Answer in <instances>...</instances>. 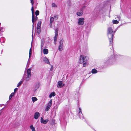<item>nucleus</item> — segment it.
I'll list each match as a JSON object with an SVG mask.
<instances>
[{"instance_id":"nucleus-1","label":"nucleus","mask_w":131,"mask_h":131,"mask_svg":"<svg viewBox=\"0 0 131 131\" xmlns=\"http://www.w3.org/2000/svg\"><path fill=\"white\" fill-rule=\"evenodd\" d=\"M113 27H109L107 29V35L110 42V44H112L113 41V38L116 31H114Z\"/></svg>"},{"instance_id":"nucleus-2","label":"nucleus","mask_w":131,"mask_h":131,"mask_svg":"<svg viewBox=\"0 0 131 131\" xmlns=\"http://www.w3.org/2000/svg\"><path fill=\"white\" fill-rule=\"evenodd\" d=\"M89 60L88 57L84 56L83 55H80L79 58V62L80 63H82L84 62L87 61Z\"/></svg>"},{"instance_id":"nucleus-3","label":"nucleus","mask_w":131,"mask_h":131,"mask_svg":"<svg viewBox=\"0 0 131 131\" xmlns=\"http://www.w3.org/2000/svg\"><path fill=\"white\" fill-rule=\"evenodd\" d=\"M31 10L32 11V23H33L32 25V32H33V30H34V23L35 21H36L37 19V16L35 17L34 15V9L33 8V6H32L31 9Z\"/></svg>"},{"instance_id":"nucleus-4","label":"nucleus","mask_w":131,"mask_h":131,"mask_svg":"<svg viewBox=\"0 0 131 131\" xmlns=\"http://www.w3.org/2000/svg\"><path fill=\"white\" fill-rule=\"evenodd\" d=\"M31 69L29 68L27 70V75L25 78V80L26 81H28L31 77Z\"/></svg>"},{"instance_id":"nucleus-5","label":"nucleus","mask_w":131,"mask_h":131,"mask_svg":"<svg viewBox=\"0 0 131 131\" xmlns=\"http://www.w3.org/2000/svg\"><path fill=\"white\" fill-rule=\"evenodd\" d=\"M52 99H51L48 103L46 107L45 111L47 112L49 111L52 105Z\"/></svg>"},{"instance_id":"nucleus-6","label":"nucleus","mask_w":131,"mask_h":131,"mask_svg":"<svg viewBox=\"0 0 131 131\" xmlns=\"http://www.w3.org/2000/svg\"><path fill=\"white\" fill-rule=\"evenodd\" d=\"M41 24V21H39L37 24V32L38 34H39L40 32V27Z\"/></svg>"},{"instance_id":"nucleus-7","label":"nucleus","mask_w":131,"mask_h":131,"mask_svg":"<svg viewBox=\"0 0 131 131\" xmlns=\"http://www.w3.org/2000/svg\"><path fill=\"white\" fill-rule=\"evenodd\" d=\"M84 18H79L78 21V23L79 25H83L84 24Z\"/></svg>"},{"instance_id":"nucleus-8","label":"nucleus","mask_w":131,"mask_h":131,"mask_svg":"<svg viewBox=\"0 0 131 131\" xmlns=\"http://www.w3.org/2000/svg\"><path fill=\"white\" fill-rule=\"evenodd\" d=\"M79 116L80 118L82 120L84 119V118L83 117V115L82 113L81 110L80 108H79Z\"/></svg>"},{"instance_id":"nucleus-9","label":"nucleus","mask_w":131,"mask_h":131,"mask_svg":"<svg viewBox=\"0 0 131 131\" xmlns=\"http://www.w3.org/2000/svg\"><path fill=\"white\" fill-rule=\"evenodd\" d=\"M64 85L65 84L64 83H63L62 81H59L58 83L57 86L58 88H61L63 86H64Z\"/></svg>"},{"instance_id":"nucleus-10","label":"nucleus","mask_w":131,"mask_h":131,"mask_svg":"<svg viewBox=\"0 0 131 131\" xmlns=\"http://www.w3.org/2000/svg\"><path fill=\"white\" fill-rule=\"evenodd\" d=\"M83 14V11L82 10V9H81L77 13V15L79 16H81Z\"/></svg>"},{"instance_id":"nucleus-11","label":"nucleus","mask_w":131,"mask_h":131,"mask_svg":"<svg viewBox=\"0 0 131 131\" xmlns=\"http://www.w3.org/2000/svg\"><path fill=\"white\" fill-rule=\"evenodd\" d=\"M40 120L41 123L44 124H46L49 121L48 119L44 120L42 117L41 118Z\"/></svg>"},{"instance_id":"nucleus-12","label":"nucleus","mask_w":131,"mask_h":131,"mask_svg":"<svg viewBox=\"0 0 131 131\" xmlns=\"http://www.w3.org/2000/svg\"><path fill=\"white\" fill-rule=\"evenodd\" d=\"M40 114L38 112H36L34 115V118L35 119H37L40 116Z\"/></svg>"},{"instance_id":"nucleus-13","label":"nucleus","mask_w":131,"mask_h":131,"mask_svg":"<svg viewBox=\"0 0 131 131\" xmlns=\"http://www.w3.org/2000/svg\"><path fill=\"white\" fill-rule=\"evenodd\" d=\"M31 54V48H30V50H29V58L28 59V61L27 63V65H29V62H30V57Z\"/></svg>"},{"instance_id":"nucleus-14","label":"nucleus","mask_w":131,"mask_h":131,"mask_svg":"<svg viewBox=\"0 0 131 131\" xmlns=\"http://www.w3.org/2000/svg\"><path fill=\"white\" fill-rule=\"evenodd\" d=\"M43 61L47 64H50V62L49 61V60L47 57H45L43 59Z\"/></svg>"},{"instance_id":"nucleus-15","label":"nucleus","mask_w":131,"mask_h":131,"mask_svg":"<svg viewBox=\"0 0 131 131\" xmlns=\"http://www.w3.org/2000/svg\"><path fill=\"white\" fill-rule=\"evenodd\" d=\"M54 20V18L53 17H51L50 19V27H51L52 26V23L53 22Z\"/></svg>"},{"instance_id":"nucleus-16","label":"nucleus","mask_w":131,"mask_h":131,"mask_svg":"<svg viewBox=\"0 0 131 131\" xmlns=\"http://www.w3.org/2000/svg\"><path fill=\"white\" fill-rule=\"evenodd\" d=\"M63 46L59 45L58 50L60 51H62L63 49Z\"/></svg>"},{"instance_id":"nucleus-17","label":"nucleus","mask_w":131,"mask_h":131,"mask_svg":"<svg viewBox=\"0 0 131 131\" xmlns=\"http://www.w3.org/2000/svg\"><path fill=\"white\" fill-rule=\"evenodd\" d=\"M48 52V50L47 49H44L43 50V53L44 54H47Z\"/></svg>"},{"instance_id":"nucleus-18","label":"nucleus","mask_w":131,"mask_h":131,"mask_svg":"<svg viewBox=\"0 0 131 131\" xmlns=\"http://www.w3.org/2000/svg\"><path fill=\"white\" fill-rule=\"evenodd\" d=\"M64 42V40L63 39H62L59 42V45L63 46V43Z\"/></svg>"},{"instance_id":"nucleus-19","label":"nucleus","mask_w":131,"mask_h":131,"mask_svg":"<svg viewBox=\"0 0 131 131\" xmlns=\"http://www.w3.org/2000/svg\"><path fill=\"white\" fill-rule=\"evenodd\" d=\"M55 93L54 92H53L51 93L49 95V97L50 98L52 97V96H54L55 95Z\"/></svg>"},{"instance_id":"nucleus-20","label":"nucleus","mask_w":131,"mask_h":131,"mask_svg":"<svg viewBox=\"0 0 131 131\" xmlns=\"http://www.w3.org/2000/svg\"><path fill=\"white\" fill-rule=\"evenodd\" d=\"M31 99L32 100V101L33 102H34L37 101L38 100L37 99L36 97H32Z\"/></svg>"},{"instance_id":"nucleus-21","label":"nucleus","mask_w":131,"mask_h":131,"mask_svg":"<svg viewBox=\"0 0 131 131\" xmlns=\"http://www.w3.org/2000/svg\"><path fill=\"white\" fill-rule=\"evenodd\" d=\"M30 129L32 130V131H36L35 130V128L34 127L33 125H31L30 126Z\"/></svg>"},{"instance_id":"nucleus-22","label":"nucleus","mask_w":131,"mask_h":131,"mask_svg":"<svg viewBox=\"0 0 131 131\" xmlns=\"http://www.w3.org/2000/svg\"><path fill=\"white\" fill-rule=\"evenodd\" d=\"M5 41V39L4 37H1L0 39V41L1 42H4Z\"/></svg>"},{"instance_id":"nucleus-23","label":"nucleus","mask_w":131,"mask_h":131,"mask_svg":"<svg viewBox=\"0 0 131 131\" xmlns=\"http://www.w3.org/2000/svg\"><path fill=\"white\" fill-rule=\"evenodd\" d=\"M112 23L113 24H117L119 23V21L117 20H113Z\"/></svg>"},{"instance_id":"nucleus-24","label":"nucleus","mask_w":131,"mask_h":131,"mask_svg":"<svg viewBox=\"0 0 131 131\" xmlns=\"http://www.w3.org/2000/svg\"><path fill=\"white\" fill-rule=\"evenodd\" d=\"M91 72L93 74H95L97 72V71L96 69H93L92 70Z\"/></svg>"},{"instance_id":"nucleus-25","label":"nucleus","mask_w":131,"mask_h":131,"mask_svg":"<svg viewBox=\"0 0 131 131\" xmlns=\"http://www.w3.org/2000/svg\"><path fill=\"white\" fill-rule=\"evenodd\" d=\"M58 35H55V36H54V41L55 44H56V42L57 41Z\"/></svg>"},{"instance_id":"nucleus-26","label":"nucleus","mask_w":131,"mask_h":131,"mask_svg":"<svg viewBox=\"0 0 131 131\" xmlns=\"http://www.w3.org/2000/svg\"><path fill=\"white\" fill-rule=\"evenodd\" d=\"M15 94V93L14 92L12 93L10 95L9 97V100H10L11 99L12 97L14 96Z\"/></svg>"},{"instance_id":"nucleus-27","label":"nucleus","mask_w":131,"mask_h":131,"mask_svg":"<svg viewBox=\"0 0 131 131\" xmlns=\"http://www.w3.org/2000/svg\"><path fill=\"white\" fill-rule=\"evenodd\" d=\"M40 86V85L39 84H37L36 85L35 88V89L36 90H37V89Z\"/></svg>"},{"instance_id":"nucleus-28","label":"nucleus","mask_w":131,"mask_h":131,"mask_svg":"<svg viewBox=\"0 0 131 131\" xmlns=\"http://www.w3.org/2000/svg\"><path fill=\"white\" fill-rule=\"evenodd\" d=\"M23 83V81H20L17 85V87H18L21 85Z\"/></svg>"},{"instance_id":"nucleus-29","label":"nucleus","mask_w":131,"mask_h":131,"mask_svg":"<svg viewBox=\"0 0 131 131\" xmlns=\"http://www.w3.org/2000/svg\"><path fill=\"white\" fill-rule=\"evenodd\" d=\"M52 7H57V6L56 5V4H55L54 3H52Z\"/></svg>"},{"instance_id":"nucleus-30","label":"nucleus","mask_w":131,"mask_h":131,"mask_svg":"<svg viewBox=\"0 0 131 131\" xmlns=\"http://www.w3.org/2000/svg\"><path fill=\"white\" fill-rule=\"evenodd\" d=\"M35 14L36 16L38 15L39 14V12L38 10H36L35 12Z\"/></svg>"},{"instance_id":"nucleus-31","label":"nucleus","mask_w":131,"mask_h":131,"mask_svg":"<svg viewBox=\"0 0 131 131\" xmlns=\"http://www.w3.org/2000/svg\"><path fill=\"white\" fill-rule=\"evenodd\" d=\"M58 30L57 29H56L55 30V35H58Z\"/></svg>"},{"instance_id":"nucleus-32","label":"nucleus","mask_w":131,"mask_h":131,"mask_svg":"<svg viewBox=\"0 0 131 131\" xmlns=\"http://www.w3.org/2000/svg\"><path fill=\"white\" fill-rule=\"evenodd\" d=\"M44 42H43L42 41V43H41V49H43L42 47H43V45H44Z\"/></svg>"},{"instance_id":"nucleus-33","label":"nucleus","mask_w":131,"mask_h":131,"mask_svg":"<svg viewBox=\"0 0 131 131\" xmlns=\"http://www.w3.org/2000/svg\"><path fill=\"white\" fill-rule=\"evenodd\" d=\"M87 65V64L86 62H85L83 64V66L84 67H86Z\"/></svg>"},{"instance_id":"nucleus-34","label":"nucleus","mask_w":131,"mask_h":131,"mask_svg":"<svg viewBox=\"0 0 131 131\" xmlns=\"http://www.w3.org/2000/svg\"><path fill=\"white\" fill-rule=\"evenodd\" d=\"M50 66H51V68L50 69V71H52V70H53V66L52 65H51Z\"/></svg>"},{"instance_id":"nucleus-35","label":"nucleus","mask_w":131,"mask_h":131,"mask_svg":"<svg viewBox=\"0 0 131 131\" xmlns=\"http://www.w3.org/2000/svg\"><path fill=\"white\" fill-rule=\"evenodd\" d=\"M116 18L118 20H120V17H118L117 16H116Z\"/></svg>"},{"instance_id":"nucleus-36","label":"nucleus","mask_w":131,"mask_h":131,"mask_svg":"<svg viewBox=\"0 0 131 131\" xmlns=\"http://www.w3.org/2000/svg\"><path fill=\"white\" fill-rule=\"evenodd\" d=\"M17 88H16L14 90V93H15V92L17 90Z\"/></svg>"},{"instance_id":"nucleus-37","label":"nucleus","mask_w":131,"mask_h":131,"mask_svg":"<svg viewBox=\"0 0 131 131\" xmlns=\"http://www.w3.org/2000/svg\"><path fill=\"white\" fill-rule=\"evenodd\" d=\"M85 6H83V7H82V8H81V9H82V10H83V9H84L85 8Z\"/></svg>"},{"instance_id":"nucleus-38","label":"nucleus","mask_w":131,"mask_h":131,"mask_svg":"<svg viewBox=\"0 0 131 131\" xmlns=\"http://www.w3.org/2000/svg\"><path fill=\"white\" fill-rule=\"evenodd\" d=\"M110 61V60H109V59H108L106 60V62H107L108 63L109 62V61Z\"/></svg>"},{"instance_id":"nucleus-39","label":"nucleus","mask_w":131,"mask_h":131,"mask_svg":"<svg viewBox=\"0 0 131 131\" xmlns=\"http://www.w3.org/2000/svg\"><path fill=\"white\" fill-rule=\"evenodd\" d=\"M30 2H31V3H34V2L33 0H30Z\"/></svg>"},{"instance_id":"nucleus-40","label":"nucleus","mask_w":131,"mask_h":131,"mask_svg":"<svg viewBox=\"0 0 131 131\" xmlns=\"http://www.w3.org/2000/svg\"><path fill=\"white\" fill-rule=\"evenodd\" d=\"M54 17L56 18V19L58 18V16H54Z\"/></svg>"},{"instance_id":"nucleus-41","label":"nucleus","mask_w":131,"mask_h":131,"mask_svg":"<svg viewBox=\"0 0 131 131\" xmlns=\"http://www.w3.org/2000/svg\"><path fill=\"white\" fill-rule=\"evenodd\" d=\"M52 122L54 123V120L53 119H52Z\"/></svg>"},{"instance_id":"nucleus-42","label":"nucleus","mask_w":131,"mask_h":131,"mask_svg":"<svg viewBox=\"0 0 131 131\" xmlns=\"http://www.w3.org/2000/svg\"><path fill=\"white\" fill-rule=\"evenodd\" d=\"M4 105L3 104H1L0 105V107H1L2 106V105Z\"/></svg>"},{"instance_id":"nucleus-43","label":"nucleus","mask_w":131,"mask_h":131,"mask_svg":"<svg viewBox=\"0 0 131 131\" xmlns=\"http://www.w3.org/2000/svg\"><path fill=\"white\" fill-rule=\"evenodd\" d=\"M34 3H31V5H32V6L33 4H34Z\"/></svg>"},{"instance_id":"nucleus-44","label":"nucleus","mask_w":131,"mask_h":131,"mask_svg":"<svg viewBox=\"0 0 131 131\" xmlns=\"http://www.w3.org/2000/svg\"><path fill=\"white\" fill-rule=\"evenodd\" d=\"M1 113H0V116H1Z\"/></svg>"},{"instance_id":"nucleus-45","label":"nucleus","mask_w":131,"mask_h":131,"mask_svg":"<svg viewBox=\"0 0 131 131\" xmlns=\"http://www.w3.org/2000/svg\"><path fill=\"white\" fill-rule=\"evenodd\" d=\"M8 101L7 102V103H8Z\"/></svg>"},{"instance_id":"nucleus-46","label":"nucleus","mask_w":131,"mask_h":131,"mask_svg":"<svg viewBox=\"0 0 131 131\" xmlns=\"http://www.w3.org/2000/svg\"><path fill=\"white\" fill-rule=\"evenodd\" d=\"M3 109H4V108H3L1 110H3Z\"/></svg>"},{"instance_id":"nucleus-47","label":"nucleus","mask_w":131,"mask_h":131,"mask_svg":"<svg viewBox=\"0 0 131 131\" xmlns=\"http://www.w3.org/2000/svg\"><path fill=\"white\" fill-rule=\"evenodd\" d=\"M1 25V24L0 23V25Z\"/></svg>"}]
</instances>
